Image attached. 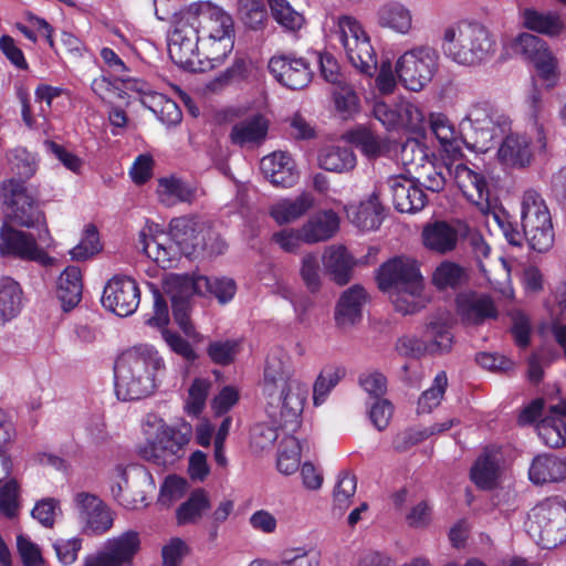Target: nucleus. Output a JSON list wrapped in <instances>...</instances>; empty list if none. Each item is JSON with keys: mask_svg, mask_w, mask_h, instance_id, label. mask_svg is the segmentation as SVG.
<instances>
[{"mask_svg": "<svg viewBox=\"0 0 566 566\" xmlns=\"http://www.w3.org/2000/svg\"><path fill=\"white\" fill-rule=\"evenodd\" d=\"M142 251L163 269L172 268L180 255L192 256L201 252L221 253L224 243L202 223L191 217L174 218L169 231L147 227L139 232Z\"/></svg>", "mask_w": 566, "mask_h": 566, "instance_id": "1", "label": "nucleus"}, {"mask_svg": "<svg viewBox=\"0 0 566 566\" xmlns=\"http://www.w3.org/2000/svg\"><path fill=\"white\" fill-rule=\"evenodd\" d=\"M164 370L165 363L153 346L138 345L126 349L114 366L117 398L127 401L151 395Z\"/></svg>", "mask_w": 566, "mask_h": 566, "instance_id": "2", "label": "nucleus"}, {"mask_svg": "<svg viewBox=\"0 0 566 566\" xmlns=\"http://www.w3.org/2000/svg\"><path fill=\"white\" fill-rule=\"evenodd\" d=\"M307 385L294 377L290 357L281 349L271 352L265 361L263 373V394L277 397L281 402V424L298 421L307 397Z\"/></svg>", "mask_w": 566, "mask_h": 566, "instance_id": "3", "label": "nucleus"}, {"mask_svg": "<svg viewBox=\"0 0 566 566\" xmlns=\"http://www.w3.org/2000/svg\"><path fill=\"white\" fill-rule=\"evenodd\" d=\"M201 36L205 59L221 63L233 48L232 17L210 1H198L181 9Z\"/></svg>", "mask_w": 566, "mask_h": 566, "instance_id": "4", "label": "nucleus"}, {"mask_svg": "<svg viewBox=\"0 0 566 566\" xmlns=\"http://www.w3.org/2000/svg\"><path fill=\"white\" fill-rule=\"evenodd\" d=\"M442 50L451 61L472 66L483 63L495 53V41L485 27L461 23L444 30Z\"/></svg>", "mask_w": 566, "mask_h": 566, "instance_id": "5", "label": "nucleus"}, {"mask_svg": "<svg viewBox=\"0 0 566 566\" xmlns=\"http://www.w3.org/2000/svg\"><path fill=\"white\" fill-rule=\"evenodd\" d=\"M465 144L476 151L490 149L492 142L511 129L507 117L499 115L489 102L472 103L460 122Z\"/></svg>", "mask_w": 566, "mask_h": 566, "instance_id": "6", "label": "nucleus"}, {"mask_svg": "<svg viewBox=\"0 0 566 566\" xmlns=\"http://www.w3.org/2000/svg\"><path fill=\"white\" fill-rule=\"evenodd\" d=\"M201 36L195 25L189 21L182 10L174 17L172 31L168 39V53L170 59L180 67L191 72H205L213 69L217 62L202 60L203 50L200 51Z\"/></svg>", "mask_w": 566, "mask_h": 566, "instance_id": "7", "label": "nucleus"}, {"mask_svg": "<svg viewBox=\"0 0 566 566\" xmlns=\"http://www.w3.org/2000/svg\"><path fill=\"white\" fill-rule=\"evenodd\" d=\"M527 531L545 549L566 542V503L559 497H547L528 513Z\"/></svg>", "mask_w": 566, "mask_h": 566, "instance_id": "8", "label": "nucleus"}, {"mask_svg": "<svg viewBox=\"0 0 566 566\" xmlns=\"http://www.w3.org/2000/svg\"><path fill=\"white\" fill-rule=\"evenodd\" d=\"M522 227L528 245L537 252L548 251L554 243V230L549 210L542 196L526 190L522 198Z\"/></svg>", "mask_w": 566, "mask_h": 566, "instance_id": "9", "label": "nucleus"}, {"mask_svg": "<svg viewBox=\"0 0 566 566\" xmlns=\"http://www.w3.org/2000/svg\"><path fill=\"white\" fill-rule=\"evenodd\" d=\"M335 34L349 63L359 73L373 76L377 70V57L361 24L354 17L342 15L337 19Z\"/></svg>", "mask_w": 566, "mask_h": 566, "instance_id": "10", "label": "nucleus"}, {"mask_svg": "<svg viewBox=\"0 0 566 566\" xmlns=\"http://www.w3.org/2000/svg\"><path fill=\"white\" fill-rule=\"evenodd\" d=\"M438 52L430 46H419L405 52L396 63V73L406 88L419 92L438 70Z\"/></svg>", "mask_w": 566, "mask_h": 566, "instance_id": "11", "label": "nucleus"}, {"mask_svg": "<svg viewBox=\"0 0 566 566\" xmlns=\"http://www.w3.org/2000/svg\"><path fill=\"white\" fill-rule=\"evenodd\" d=\"M0 198L7 216L17 224L31 228L44 220L35 198L23 180H15V178L3 180L0 185Z\"/></svg>", "mask_w": 566, "mask_h": 566, "instance_id": "12", "label": "nucleus"}, {"mask_svg": "<svg viewBox=\"0 0 566 566\" xmlns=\"http://www.w3.org/2000/svg\"><path fill=\"white\" fill-rule=\"evenodd\" d=\"M38 240L42 243L48 242L49 230L46 228L39 232L38 238H34L31 233L3 224L0 230V254L35 261L43 266L53 265L54 259L39 248Z\"/></svg>", "mask_w": 566, "mask_h": 566, "instance_id": "13", "label": "nucleus"}, {"mask_svg": "<svg viewBox=\"0 0 566 566\" xmlns=\"http://www.w3.org/2000/svg\"><path fill=\"white\" fill-rule=\"evenodd\" d=\"M377 282L379 289L387 293L406 287L415 291L424 283L418 262L408 256H397L385 262L378 270Z\"/></svg>", "mask_w": 566, "mask_h": 566, "instance_id": "14", "label": "nucleus"}, {"mask_svg": "<svg viewBox=\"0 0 566 566\" xmlns=\"http://www.w3.org/2000/svg\"><path fill=\"white\" fill-rule=\"evenodd\" d=\"M192 427H161L154 441L144 450V457L158 465L172 463L182 457L192 437Z\"/></svg>", "mask_w": 566, "mask_h": 566, "instance_id": "15", "label": "nucleus"}, {"mask_svg": "<svg viewBox=\"0 0 566 566\" xmlns=\"http://www.w3.org/2000/svg\"><path fill=\"white\" fill-rule=\"evenodd\" d=\"M513 51L531 61L538 75L553 84L557 80V60L547 43L531 33H521L513 42Z\"/></svg>", "mask_w": 566, "mask_h": 566, "instance_id": "16", "label": "nucleus"}, {"mask_svg": "<svg viewBox=\"0 0 566 566\" xmlns=\"http://www.w3.org/2000/svg\"><path fill=\"white\" fill-rule=\"evenodd\" d=\"M140 292L137 283L128 276L116 275L104 287L102 303L118 316H129L137 310Z\"/></svg>", "mask_w": 566, "mask_h": 566, "instance_id": "17", "label": "nucleus"}, {"mask_svg": "<svg viewBox=\"0 0 566 566\" xmlns=\"http://www.w3.org/2000/svg\"><path fill=\"white\" fill-rule=\"evenodd\" d=\"M268 67L279 83L291 90L306 87L313 77L310 62L292 53L272 56Z\"/></svg>", "mask_w": 566, "mask_h": 566, "instance_id": "18", "label": "nucleus"}, {"mask_svg": "<svg viewBox=\"0 0 566 566\" xmlns=\"http://www.w3.org/2000/svg\"><path fill=\"white\" fill-rule=\"evenodd\" d=\"M450 174L468 201L476 206L483 214L489 216L490 190L485 177L464 164L455 165L452 170L450 169Z\"/></svg>", "mask_w": 566, "mask_h": 566, "instance_id": "19", "label": "nucleus"}, {"mask_svg": "<svg viewBox=\"0 0 566 566\" xmlns=\"http://www.w3.org/2000/svg\"><path fill=\"white\" fill-rule=\"evenodd\" d=\"M74 503L86 532L101 535L113 526L111 511L95 494L78 492L74 496Z\"/></svg>", "mask_w": 566, "mask_h": 566, "instance_id": "20", "label": "nucleus"}, {"mask_svg": "<svg viewBox=\"0 0 566 566\" xmlns=\"http://www.w3.org/2000/svg\"><path fill=\"white\" fill-rule=\"evenodd\" d=\"M468 226L458 222L434 221L428 223L422 230V242L427 250L443 255L455 250L459 237L467 233Z\"/></svg>", "mask_w": 566, "mask_h": 566, "instance_id": "21", "label": "nucleus"}, {"mask_svg": "<svg viewBox=\"0 0 566 566\" xmlns=\"http://www.w3.org/2000/svg\"><path fill=\"white\" fill-rule=\"evenodd\" d=\"M386 184L398 211L413 213L424 208L427 196L413 180L402 176H391Z\"/></svg>", "mask_w": 566, "mask_h": 566, "instance_id": "22", "label": "nucleus"}, {"mask_svg": "<svg viewBox=\"0 0 566 566\" xmlns=\"http://www.w3.org/2000/svg\"><path fill=\"white\" fill-rule=\"evenodd\" d=\"M458 313L465 324L480 325L497 317V308L486 294L462 293L457 297Z\"/></svg>", "mask_w": 566, "mask_h": 566, "instance_id": "23", "label": "nucleus"}, {"mask_svg": "<svg viewBox=\"0 0 566 566\" xmlns=\"http://www.w3.org/2000/svg\"><path fill=\"white\" fill-rule=\"evenodd\" d=\"M260 168L274 186L292 187L298 179L295 161L285 151H274L261 159Z\"/></svg>", "mask_w": 566, "mask_h": 566, "instance_id": "24", "label": "nucleus"}, {"mask_svg": "<svg viewBox=\"0 0 566 566\" xmlns=\"http://www.w3.org/2000/svg\"><path fill=\"white\" fill-rule=\"evenodd\" d=\"M367 301V293L360 285H353L345 290L335 307V322L342 329L358 324L363 317V307Z\"/></svg>", "mask_w": 566, "mask_h": 566, "instance_id": "25", "label": "nucleus"}, {"mask_svg": "<svg viewBox=\"0 0 566 566\" xmlns=\"http://www.w3.org/2000/svg\"><path fill=\"white\" fill-rule=\"evenodd\" d=\"M422 339L430 355L448 353L453 344L448 314L433 315L428 318L422 332Z\"/></svg>", "mask_w": 566, "mask_h": 566, "instance_id": "26", "label": "nucleus"}, {"mask_svg": "<svg viewBox=\"0 0 566 566\" xmlns=\"http://www.w3.org/2000/svg\"><path fill=\"white\" fill-rule=\"evenodd\" d=\"M499 160L513 168H525L533 160V150L528 137L521 134H509L497 150Z\"/></svg>", "mask_w": 566, "mask_h": 566, "instance_id": "27", "label": "nucleus"}, {"mask_svg": "<svg viewBox=\"0 0 566 566\" xmlns=\"http://www.w3.org/2000/svg\"><path fill=\"white\" fill-rule=\"evenodd\" d=\"M339 228V218L332 210L315 213L301 228V238L306 243H317L331 239Z\"/></svg>", "mask_w": 566, "mask_h": 566, "instance_id": "28", "label": "nucleus"}, {"mask_svg": "<svg viewBox=\"0 0 566 566\" xmlns=\"http://www.w3.org/2000/svg\"><path fill=\"white\" fill-rule=\"evenodd\" d=\"M528 476L534 484L563 481L566 478V459L539 454L532 461Z\"/></svg>", "mask_w": 566, "mask_h": 566, "instance_id": "29", "label": "nucleus"}, {"mask_svg": "<svg viewBox=\"0 0 566 566\" xmlns=\"http://www.w3.org/2000/svg\"><path fill=\"white\" fill-rule=\"evenodd\" d=\"M314 205V198L308 192H303L295 198H284L270 207V216L277 224H286L303 217Z\"/></svg>", "mask_w": 566, "mask_h": 566, "instance_id": "30", "label": "nucleus"}, {"mask_svg": "<svg viewBox=\"0 0 566 566\" xmlns=\"http://www.w3.org/2000/svg\"><path fill=\"white\" fill-rule=\"evenodd\" d=\"M268 128L264 117L255 115L234 124L230 133V140L240 147L259 145L265 139Z\"/></svg>", "mask_w": 566, "mask_h": 566, "instance_id": "31", "label": "nucleus"}, {"mask_svg": "<svg viewBox=\"0 0 566 566\" xmlns=\"http://www.w3.org/2000/svg\"><path fill=\"white\" fill-rule=\"evenodd\" d=\"M323 262L332 280L338 285L347 284L355 265L353 256L343 245H333L325 250Z\"/></svg>", "mask_w": 566, "mask_h": 566, "instance_id": "32", "label": "nucleus"}, {"mask_svg": "<svg viewBox=\"0 0 566 566\" xmlns=\"http://www.w3.org/2000/svg\"><path fill=\"white\" fill-rule=\"evenodd\" d=\"M139 533L133 530L123 532L106 542L105 549L118 566H132L135 556L140 551Z\"/></svg>", "mask_w": 566, "mask_h": 566, "instance_id": "33", "label": "nucleus"}, {"mask_svg": "<svg viewBox=\"0 0 566 566\" xmlns=\"http://www.w3.org/2000/svg\"><path fill=\"white\" fill-rule=\"evenodd\" d=\"M208 277L203 275L190 276L180 274H170L164 281V292L170 297V301L189 300L195 294H202V289L207 286Z\"/></svg>", "mask_w": 566, "mask_h": 566, "instance_id": "34", "label": "nucleus"}, {"mask_svg": "<svg viewBox=\"0 0 566 566\" xmlns=\"http://www.w3.org/2000/svg\"><path fill=\"white\" fill-rule=\"evenodd\" d=\"M305 446L307 447V441H302L295 433L287 434L281 440L277 450L276 468L282 474L291 475L300 469L301 454Z\"/></svg>", "mask_w": 566, "mask_h": 566, "instance_id": "35", "label": "nucleus"}, {"mask_svg": "<svg viewBox=\"0 0 566 566\" xmlns=\"http://www.w3.org/2000/svg\"><path fill=\"white\" fill-rule=\"evenodd\" d=\"M317 163L326 171L343 174L355 168L356 156L349 147L331 145L319 150Z\"/></svg>", "mask_w": 566, "mask_h": 566, "instance_id": "36", "label": "nucleus"}, {"mask_svg": "<svg viewBox=\"0 0 566 566\" xmlns=\"http://www.w3.org/2000/svg\"><path fill=\"white\" fill-rule=\"evenodd\" d=\"M499 459L496 453L489 448L475 460L471 470V481L482 490H491L494 488L499 476Z\"/></svg>", "mask_w": 566, "mask_h": 566, "instance_id": "37", "label": "nucleus"}, {"mask_svg": "<svg viewBox=\"0 0 566 566\" xmlns=\"http://www.w3.org/2000/svg\"><path fill=\"white\" fill-rule=\"evenodd\" d=\"M82 274L77 266H67L57 281V297L65 311L76 306L82 298Z\"/></svg>", "mask_w": 566, "mask_h": 566, "instance_id": "38", "label": "nucleus"}, {"mask_svg": "<svg viewBox=\"0 0 566 566\" xmlns=\"http://www.w3.org/2000/svg\"><path fill=\"white\" fill-rule=\"evenodd\" d=\"M521 17L524 28L547 36H556L564 29V22L557 13L526 8L521 12Z\"/></svg>", "mask_w": 566, "mask_h": 566, "instance_id": "39", "label": "nucleus"}, {"mask_svg": "<svg viewBox=\"0 0 566 566\" xmlns=\"http://www.w3.org/2000/svg\"><path fill=\"white\" fill-rule=\"evenodd\" d=\"M209 509L210 499L208 492L202 488H198L177 507V524H196Z\"/></svg>", "mask_w": 566, "mask_h": 566, "instance_id": "40", "label": "nucleus"}, {"mask_svg": "<svg viewBox=\"0 0 566 566\" xmlns=\"http://www.w3.org/2000/svg\"><path fill=\"white\" fill-rule=\"evenodd\" d=\"M22 307V291L11 277L0 280V324L14 318Z\"/></svg>", "mask_w": 566, "mask_h": 566, "instance_id": "41", "label": "nucleus"}, {"mask_svg": "<svg viewBox=\"0 0 566 566\" xmlns=\"http://www.w3.org/2000/svg\"><path fill=\"white\" fill-rule=\"evenodd\" d=\"M378 23L384 28H389L395 32L406 34L412 25L410 11L400 3H389L381 7L378 11Z\"/></svg>", "mask_w": 566, "mask_h": 566, "instance_id": "42", "label": "nucleus"}, {"mask_svg": "<svg viewBox=\"0 0 566 566\" xmlns=\"http://www.w3.org/2000/svg\"><path fill=\"white\" fill-rule=\"evenodd\" d=\"M527 115L537 128L542 147H545V126L549 119V111L544 101L542 91L537 86H533L526 96Z\"/></svg>", "mask_w": 566, "mask_h": 566, "instance_id": "43", "label": "nucleus"}, {"mask_svg": "<svg viewBox=\"0 0 566 566\" xmlns=\"http://www.w3.org/2000/svg\"><path fill=\"white\" fill-rule=\"evenodd\" d=\"M142 103L165 125L172 126L181 122L182 114L177 103L163 94L153 93L149 101L142 99Z\"/></svg>", "mask_w": 566, "mask_h": 566, "instance_id": "44", "label": "nucleus"}, {"mask_svg": "<svg viewBox=\"0 0 566 566\" xmlns=\"http://www.w3.org/2000/svg\"><path fill=\"white\" fill-rule=\"evenodd\" d=\"M158 197L165 206H174L177 202H191L195 193L180 179L163 178L158 185Z\"/></svg>", "mask_w": 566, "mask_h": 566, "instance_id": "45", "label": "nucleus"}, {"mask_svg": "<svg viewBox=\"0 0 566 566\" xmlns=\"http://www.w3.org/2000/svg\"><path fill=\"white\" fill-rule=\"evenodd\" d=\"M424 283L411 291L409 287L405 290L388 293L395 310L402 315H412L424 307L426 300L422 295Z\"/></svg>", "mask_w": 566, "mask_h": 566, "instance_id": "46", "label": "nucleus"}, {"mask_svg": "<svg viewBox=\"0 0 566 566\" xmlns=\"http://www.w3.org/2000/svg\"><path fill=\"white\" fill-rule=\"evenodd\" d=\"M381 205L374 192L370 198L359 205L355 210L352 221L361 230L377 229L381 222Z\"/></svg>", "mask_w": 566, "mask_h": 566, "instance_id": "47", "label": "nucleus"}, {"mask_svg": "<svg viewBox=\"0 0 566 566\" xmlns=\"http://www.w3.org/2000/svg\"><path fill=\"white\" fill-rule=\"evenodd\" d=\"M467 274L462 266L451 261L441 262L432 274V283L439 289H454L462 284Z\"/></svg>", "mask_w": 566, "mask_h": 566, "instance_id": "48", "label": "nucleus"}, {"mask_svg": "<svg viewBox=\"0 0 566 566\" xmlns=\"http://www.w3.org/2000/svg\"><path fill=\"white\" fill-rule=\"evenodd\" d=\"M272 17L287 31H297L304 23L303 15L295 11L286 0H269Z\"/></svg>", "mask_w": 566, "mask_h": 566, "instance_id": "49", "label": "nucleus"}, {"mask_svg": "<svg viewBox=\"0 0 566 566\" xmlns=\"http://www.w3.org/2000/svg\"><path fill=\"white\" fill-rule=\"evenodd\" d=\"M448 387V377L446 371H439L431 385L424 390L418 399V413H430L433 408L438 407L443 398Z\"/></svg>", "mask_w": 566, "mask_h": 566, "instance_id": "50", "label": "nucleus"}, {"mask_svg": "<svg viewBox=\"0 0 566 566\" xmlns=\"http://www.w3.org/2000/svg\"><path fill=\"white\" fill-rule=\"evenodd\" d=\"M344 375V369L338 367H326L318 374L313 385V401L315 406H319L326 400L328 394Z\"/></svg>", "mask_w": 566, "mask_h": 566, "instance_id": "51", "label": "nucleus"}, {"mask_svg": "<svg viewBox=\"0 0 566 566\" xmlns=\"http://www.w3.org/2000/svg\"><path fill=\"white\" fill-rule=\"evenodd\" d=\"M21 489L15 479L8 480L0 486V515L8 520L18 516L21 504Z\"/></svg>", "mask_w": 566, "mask_h": 566, "instance_id": "52", "label": "nucleus"}, {"mask_svg": "<svg viewBox=\"0 0 566 566\" xmlns=\"http://www.w3.org/2000/svg\"><path fill=\"white\" fill-rule=\"evenodd\" d=\"M357 489L356 475L346 471L338 474L337 483L333 491L334 507L344 512L352 503V497Z\"/></svg>", "mask_w": 566, "mask_h": 566, "instance_id": "53", "label": "nucleus"}, {"mask_svg": "<svg viewBox=\"0 0 566 566\" xmlns=\"http://www.w3.org/2000/svg\"><path fill=\"white\" fill-rule=\"evenodd\" d=\"M238 13L241 21L249 28L258 30L266 21V10L258 0H238Z\"/></svg>", "mask_w": 566, "mask_h": 566, "instance_id": "54", "label": "nucleus"}, {"mask_svg": "<svg viewBox=\"0 0 566 566\" xmlns=\"http://www.w3.org/2000/svg\"><path fill=\"white\" fill-rule=\"evenodd\" d=\"M101 249L102 247L96 227L94 224H87L82 240L70 251V254L72 260L85 261L99 252Z\"/></svg>", "mask_w": 566, "mask_h": 566, "instance_id": "55", "label": "nucleus"}, {"mask_svg": "<svg viewBox=\"0 0 566 566\" xmlns=\"http://www.w3.org/2000/svg\"><path fill=\"white\" fill-rule=\"evenodd\" d=\"M353 142L368 157H378L388 150L387 143L366 128L355 132Z\"/></svg>", "mask_w": 566, "mask_h": 566, "instance_id": "56", "label": "nucleus"}, {"mask_svg": "<svg viewBox=\"0 0 566 566\" xmlns=\"http://www.w3.org/2000/svg\"><path fill=\"white\" fill-rule=\"evenodd\" d=\"M359 387L373 398H381L387 392V377L379 370H366L358 376Z\"/></svg>", "mask_w": 566, "mask_h": 566, "instance_id": "57", "label": "nucleus"}, {"mask_svg": "<svg viewBox=\"0 0 566 566\" xmlns=\"http://www.w3.org/2000/svg\"><path fill=\"white\" fill-rule=\"evenodd\" d=\"M239 350V343L233 339L217 340L209 344L207 354L218 365H230Z\"/></svg>", "mask_w": 566, "mask_h": 566, "instance_id": "58", "label": "nucleus"}, {"mask_svg": "<svg viewBox=\"0 0 566 566\" xmlns=\"http://www.w3.org/2000/svg\"><path fill=\"white\" fill-rule=\"evenodd\" d=\"M321 554L316 549L295 547L283 553L281 566H319Z\"/></svg>", "mask_w": 566, "mask_h": 566, "instance_id": "59", "label": "nucleus"}, {"mask_svg": "<svg viewBox=\"0 0 566 566\" xmlns=\"http://www.w3.org/2000/svg\"><path fill=\"white\" fill-rule=\"evenodd\" d=\"M300 274L310 292L315 293L319 290L321 269L318 259L315 254L310 253L302 258Z\"/></svg>", "mask_w": 566, "mask_h": 566, "instance_id": "60", "label": "nucleus"}, {"mask_svg": "<svg viewBox=\"0 0 566 566\" xmlns=\"http://www.w3.org/2000/svg\"><path fill=\"white\" fill-rule=\"evenodd\" d=\"M429 125L432 134L442 146H451L457 140V132L449 118L443 114H431Z\"/></svg>", "mask_w": 566, "mask_h": 566, "instance_id": "61", "label": "nucleus"}, {"mask_svg": "<svg viewBox=\"0 0 566 566\" xmlns=\"http://www.w3.org/2000/svg\"><path fill=\"white\" fill-rule=\"evenodd\" d=\"M334 102L337 111L346 114H352L358 108V97L354 88L346 83L340 82L333 88Z\"/></svg>", "mask_w": 566, "mask_h": 566, "instance_id": "62", "label": "nucleus"}, {"mask_svg": "<svg viewBox=\"0 0 566 566\" xmlns=\"http://www.w3.org/2000/svg\"><path fill=\"white\" fill-rule=\"evenodd\" d=\"M395 350L399 356L421 358L428 354L422 337L417 335H402L395 343Z\"/></svg>", "mask_w": 566, "mask_h": 566, "instance_id": "63", "label": "nucleus"}, {"mask_svg": "<svg viewBox=\"0 0 566 566\" xmlns=\"http://www.w3.org/2000/svg\"><path fill=\"white\" fill-rule=\"evenodd\" d=\"M17 549L23 566L44 565V558L40 547L35 543L31 542L27 536L22 534L17 536Z\"/></svg>", "mask_w": 566, "mask_h": 566, "instance_id": "64", "label": "nucleus"}]
</instances>
